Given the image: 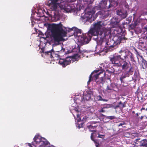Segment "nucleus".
I'll return each mask as SVG.
<instances>
[{"label": "nucleus", "mask_w": 147, "mask_h": 147, "mask_svg": "<svg viewBox=\"0 0 147 147\" xmlns=\"http://www.w3.org/2000/svg\"><path fill=\"white\" fill-rule=\"evenodd\" d=\"M135 51L136 52V54L137 55V57H138V56L140 57L141 58H143H143L142 56H141L140 55L139 53L137 51V50L136 49H135Z\"/></svg>", "instance_id": "7c9ffc66"}, {"label": "nucleus", "mask_w": 147, "mask_h": 147, "mask_svg": "<svg viewBox=\"0 0 147 147\" xmlns=\"http://www.w3.org/2000/svg\"><path fill=\"white\" fill-rule=\"evenodd\" d=\"M97 99L98 101L102 100L104 101L107 102L108 100L103 99L101 96L100 95H98L97 96Z\"/></svg>", "instance_id": "c85d7f7f"}, {"label": "nucleus", "mask_w": 147, "mask_h": 147, "mask_svg": "<svg viewBox=\"0 0 147 147\" xmlns=\"http://www.w3.org/2000/svg\"><path fill=\"white\" fill-rule=\"evenodd\" d=\"M77 117L78 118V121H80L81 120V118L80 117V115L79 114H77Z\"/></svg>", "instance_id": "c9c22d12"}, {"label": "nucleus", "mask_w": 147, "mask_h": 147, "mask_svg": "<svg viewBox=\"0 0 147 147\" xmlns=\"http://www.w3.org/2000/svg\"><path fill=\"white\" fill-rule=\"evenodd\" d=\"M83 125V124H82L81 125H79V128H80L81 127H82V125Z\"/></svg>", "instance_id": "a18cd8bd"}, {"label": "nucleus", "mask_w": 147, "mask_h": 147, "mask_svg": "<svg viewBox=\"0 0 147 147\" xmlns=\"http://www.w3.org/2000/svg\"><path fill=\"white\" fill-rule=\"evenodd\" d=\"M117 14L120 16L121 19H124L127 16V11L123 9H121L120 11L118 10L117 11Z\"/></svg>", "instance_id": "dca6fc26"}, {"label": "nucleus", "mask_w": 147, "mask_h": 147, "mask_svg": "<svg viewBox=\"0 0 147 147\" xmlns=\"http://www.w3.org/2000/svg\"><path fill=\"white\" fill-rule=\"evenodd\" d=\"M58 19L57 18V19H54V21H57L58 20Z\"/></svg>", "instance_id": "09e8293b"}, {"label": "nucleus", "mask_w": 147, "mask_h": 147, "mask_svg": "<svg viewBox=\"0 0 147 147\" xmlns=\"http://www.w3.org/2000/svg\"><path fill=\"white\" fill-rule=\"evenodd\" d=\"M45 55H49V57L51 58L53 57V55H54V52L53 51V49L51 51L45 52Z\"/></svg>", "instance_id": "4be33fe9"}, {"label": "nucleus", "mask_w": 147, "mask_h": 147, "mask_svg": "<svg viewBox=\"0 0 147 147\" xmlns=\"http://www.w3.org/2000/svg\"><path fill=\"white\" fill-rule=\"evenodd\" d=\"M136 114L137 117H138V116L139 115V114L138 113H136Z\"/></svg>", "instance_id": "de8ad7c7"}, {"label": "nucleus", "mask_w": 147, "mask_h": 147, "mask_svg": "<svg viewBox=\"0 0 147 147\" xmlns=\"http://www.w3.org/2000/svg\"><path fill=\"white\" fill-rule=\"evenodd\" d=\"M134 71V69L132 66H131L129 69L125 71L120 78V80L122 82L124 79L126 77H128L130 75H132Z\"/></svg>", "instance_id": "1a4fd4ad"}, {"label": "nucleus", "mask_w": 147, "mask_h": 147, "mask_svg": "<svg viewBox=\"0 0 147 147\" xmlns=\"http://www.w3.org/2000/svg\"><path fill=\"white\" fill-rule=\"evenodd\" d=\"M95 12L96 11L94 8L87 11L85 13V16L82 17L83 21L91 23L96 19L98 15H101V18L103 19L107 18L109 16L107 11H99L96 13L94 16Z\"/></svg>", "instance_id": "7ed1b4c3"}, {"label": "nucleus", "mask_w": 147, "mask_h": 147, "mask_svg": "<svg viewBox=\"0 0 147 147\" xmlns=\"http://www.w3.org/2000/svg\"><path fill=\"white\" fill-rule=\"evenodd\" d=\"M100 71H102V73H103V72L104 71V70H94V71L93 72H92L91 73V74L90 75L89 78V80L88 82V83L89 82H90L91 81L92 75L93 76H94L93 75V74H94V73H95L96 74H97L99 72H100Z\"/></svg>", "instance_id": "aec40b11"}, {"label": "nucleus", "mask_w": 147, "mask_h": 147, "mask_svg": "<svg viewBox=\"0 0 147 147\" xmlns=\"http://www.w3.org/2000/svg\"><path fill=\"white\" fill-rule=\"evenodd\" d=\"M145 108H144V107H142V108L141 109H140V110L141 111H142V110H145Z\"/></svg>", "instance_id": "49530a36"}, {"label": "nucleus", "mask_w": 147, "mask_h": 147, "mask_svg": "<svg viewBox=\"0 0 147 147\" xmlns=\"http://www.w3.org/2000/svg\"><path fill=\"white\" fill-rule=\"evenodd\" d=\"M146 110L147 111V107L146 108Z\"/></svg>", "instance_id": "603ef678"}, {"label": "nucleus", "mask_w": 147, "mask_h": 147, "mask_svg": "<svg viewBox=\"0 0 147 147\" xmlns=\"http://www.w3.org/2000/svg\"><path fill=\"white\" fill-rule=\"evenodd\" d=\"M144 43L143 42H140L139 43V46H142V47L144 46Z\"/></svg>", "instance_id": "58836bf2"}, {"label": "nucleus", "mask_w": 147, "mask_h": 147, "mask_svg": "<svg viewBox=\"0 0 147 147\" xmlns=\"http://www.w3.org/2000/svg\"><path fill=\"white\" fill-rule=\"evenodd\" d=\"M34 141L32 145L35 147H51L49 146L50 143L45 138L39 135H36L34 138ZM29 146L32 147L31 144Z\"/></svg>", "instance_id": "39448f33"}, {"label": "nucleus", "mask_w": 147, "mask_h": 147, "mask_svg": "<svg viewBox=\"0 0 147 147\" xmlns=\"http://www.w3.org/2000/svg\"><path fill=\"white\" fill-rule=\"evenodd\" d=\"M107 0H102L99 4V6L100 8H105L107 5Z\"/></svg>", "instance_id": "6ab92c4d"}, {"label": "nucleus", "mask_w": 147, "mask_h": 147, "mask_svg": "<svg viewBox=\"0 0 147 147\" xmlns=\"http://www.w3.org/2000/svg\"><path fill=\"white\" fill-rule=\"evenodd\" d=\"M78 53L83 54L84 53L86 52H87L86 51H85L84 50H82L80 49V47H79V46H78Z\"/></svg>", "instance_id": "c756f323"}, {"label": "nucleus", "mask_w": 147, "mask_h": 147, "mask_svg": "<svg viewBox=\"0 0 147 147\" xmlns=\"http://www.w3.org/2000/svg\"><path fill=\"white\" fill-rule=\"evenodd\" d=\"M73 30V29L71 28L70 30Z\"/></svg>", "instance_id": "864d4df0"}, {"label": "nucleus", "mask_w": 147, "mask_h": 147, "mask_svg": "<svg viewBox=\"0 0 147 147\" xmlns=\"http://www.w3.org/2000/svg\"><path fill=\"white\" fill-rule=\"evenodd\" d=\"M142 62L143 64L142 65V67L143 69H144L147 67V62L145 60L143 59Z\"/></svg>", "instance_id": "a878e982"}, {"label": "nucleus", "mask_w": 147, "mask_h": 147, "mask_svg": "<svg viewBox=\"0 0 147 147\" xmlns=\"http://www.w3.org/2000/svg\"><path fill=\"white\" fill-rule=\"evenodd\" d=\"M91 95L89 94H87L86 95L84 96L83 98H82V101H85V100H88L91 99Z\"/></svg>", "instance_id": "5701e85b"}, {"label": "nucleus", "mask_w": 147, "mask_h": 147, "mask_svg": "<svg viewBox=\"0 0 147 147\" xmlns=\"http://www.w3.org/2000/svg\"><path fill=\"white\" fill-rule=\"evenodd\" d=\"M140 139L138 138L136 140V142H140V146L144 147H147V140L143 139L141 141H139Z\"/></svg>", "instance_id": "a211bd4d"}, {"label": "nucleus", "mask_w": 147, "mask_h": 147, "mask_svg": "<svg viewBox=\"0 0 147 147\" xmlns=\"http://www.w3.org/2000/svg\"><path fill=\"white\" fill-rule=\"evenodd\" d=\"M116 18H113L111 20V24L114 26V27L116 26L119 25V21L116 20Z\"/></svg>", "instance_id": "412c9836"}, {"label": "nucleus", "mask_w": 147, "mask_h": 147, "mask_svg": "<svg viewBox=\"0 0 147 147\" xmlns=\"http://www.w3.org/2000/svg\"><path fill=\"white\" fill-rule=\"evenodd\" d=\"M112 107L111 105L110 104L104 105L102 107H101L98 110V112L100 113L105 112L106 111L105 110V109H108Z\"/></svg>", "instance_id": "f3484780"}, {"label": "nucleus", "mask_w": 147, "mask_h": 147, "mask_svg": "<svg viewBox=\"0 0 147 147\" xmlns=\"http://www.w3.org/2000/svg\"><path fill=\"white\" fill-rule=\"evenodd\" d=\"M96 147H97V146H96Z\"/></svg>", "instance_id": "6e6d98bb"}, {"label": "nucleus", "mask_w": 147, "mask_h": 147, "mask_svg": "<svg viewBox=\"0 0 147 147\" xmlns=\"http://www.w3.org/2000/svg\"><path fill=\"white\" fill-rule=\"evenodd\" d=\"M110 34V37H109V36H107L102 43L99 41V42L101 44H102V43L105 41V40L109 38L108 39V40L106 42V44L107 45V47L113 48L115 46L119 44L121 42H124L123 41L126 39L124 37H123L121 36L117 35L114 36L113 39H111L110 38L111 36V33Z\"/></svg>", "instance_id": "20e7f679"}, {"label": "nucleus", "mask_w": 147, "mask_h": 147, "mask_svg": "<svg viewBox=\"0 0 147 147\" xmlns=\"http://www.w3.org/2000/svg\"><path fill=\"white\" fill-rule=\"evenodd\" d=\"M64 51L65 50L64 49L59 52L58 55L59 57L63 56L64 55L66 54V53Z\"/></svg>", "instance_id": "bb28decb"}, {"label": "nucleus", "mask_w": 147, "mask_h": 147, "mask_svg": "<svg viewBox=\"0 0 147 147\" xmlns=\"http://www.w3.org/2000/svg\"><path fill=\"white\" fill-rule=\"evenodd\" d=\"M106 118L107 119L112 120L113 119H115L116 118H115V116H107L106 117Z\"/></svg>", "instance_id": "2f4dec72"}, {"label": "nucleus", "mask_w": 147, "mask_h": 147, "mask_svg": "<svg viewBox=\"0 0 147 147\" xmlns=\"http://www.w3.org/2000/svg\"><path fill=\"white\" fill-rule=\"evenodd\" d=\"M107 90H112V88L111 87H110L109 86H107Z\"/></svg>", "instance_id": "4c0bfd02"}, {"label": "nucleus", "mask_w": 147, "mask_h": 147, "mask_svg": "<svg viewBox=\"0 0 147 147\" xmlns=\"http://www.w3.org/2000/svg\"><path fill=\"white\" fill-rule=\"evenodd\" d=\"M93 133H92L91 134V136H90L91 139L92 141H94L95 143H96V141L94 140V138L93 137Z\"/></svg>", "instance_id": "f704fd0d"}, {"label": "nucleus", "mask_w": 147, "mask_h": 147, "mask_svg": "<svg viewBox=\"0 0 147 147\" xmlns=\"http://www.w3.org/2000/svg\"><path fill=\"white\" fill-rule=\"evenodd\" d=\"M131 135L129 132H125L124 133L123 136L125 137L130 138L131 137Z\"/></svg>", "instance_id": "cd10ccee"}, {"label": "nucleus", "mask_w": 147, "mask_h": 147, "mask_svg": "<svg viewBox=\"0 0 147 147\" xmlns=\"http://www.w3.org/2000/svg\"><path fill=\"white\" fill-rule=\"evenodd\" d=\"M67 58L63 59L59 58V63L63 67H65L67 65H69L71 62V60H67Z\"/></svg>", "instance_id": "2eb2a0df"}, {"label": "nucleus", "mask_w": 147, "mask_h": 147, "mask_svg": "<svg viewBox=\"0 0 147 147\" xmlns=\"http://www.w3.org/2000/svg\"><path fill=\"white\" fill-rule=\"evenodd\" d=\"M146 104H147V103Z\"/></svg>", "instance_id": "4d7b16f0"}, {"label": "nucleus", "mask_w": 147, "mask_h": 147, "mask_svg": "<svg viewBox=\"0 0 147 147\" xmlns=\"http://www.w3.org/2000/svg\"><path fill=\"white\" fill-rule=\"evenodd\" d=\"M144 116H142L140 117H138V120L140 121H142Z\"/></svg>", "instance_id": "e433bc0d"}, {"label": "nucleus", "mask_w": 147, "mask_h": 147, "mask_svg": "<svg viewBox=\"0 0 147 147\" xmlns=\"http://www.w3.org/2000/svg\"><path fill=\"white\" fill-rule=\"evenodd\" d=\"M106 71L109 74H111V73H113L115 71V70L113 69V70H112V71H110L109 70H107Z\"/></svg>", "instance_id": "72a5a7b5"}, {"label": "nucleus", "mask_w": 147, "mask_h": 147, "mask_svg": "<svg viewBox=\"0 0 147 147\" xmlns=\"http://www.w3.org/2000/svg\"><path fill=\"white\" fill-rule=\"evenodd\" d=\"M93 124V125H97V124Z\"/></svg>", "instance_id": "3c124183"}, {"label": "nucleus", "mask_w": 147, "mask_h": 147, "mask_svg": "<svg viewBox=\"0 0 147 147\" xmlns=\"http://www.w3.org/2000/svg\"><path fill=\"white\" fill-rule=\"evenodd\" d=\"M137 97L138 98V100L140 101L139 99L141 100V101L140 102V103L143 102L144 101V98L143 97V94L142 93H140V94H139L138 95V96H137Z\"/></svg>", "instance_id": "b1692460"}, {"label": "nucleus", "mask_w": 147, "mask_h": 147, "mask_svg": "<svg viewBox=\"0 0 147 147\" xmlns=\"http://www.w3.org/2000/svg\"><path fill=\"white\" fill-rule=\"evenodd\" d=\"M57 0H49L48 1V5L50 7L52 11H56L58 7L59 6L60 3Z\"/></svg>", "instance_id": "6e6552de"}, {"label": "nucleus", "mask_w": 147, "mask_h": 147, "mask_svg": "<svg viewBox=\"0 0 147 147\" xmlns=\"http://www.w3.org/2000/svg\"><path fill=\"white\" fill-rule=\"evenodd\" d=\"M59 7L61 9H63L66 12L69 11L70 10V7L68 5L65 1H62L60 2Z\"/></svg>", "instance_id": "f8f14e48"}, {"label": "nucleus", "mask_w": 147, "mask_h": 147, "mask_svg": "<svg viewBox=\"0 0 147 147\" xmlns=\"http://www.w3.org/2000/svg\"><path fill=\"white\" fill-rule=\"evenodd\" d=\"M75 111L77 113H78L79 111L77 109H75Z\"/></svg>", "instance_id": "c03bdc74"}, {"label": "nucleus", "mask_w": 147, "mask_h": 147, "mask_svg": "<svg viewBox=\"0 0 147 147\" xmlns=\"http://www.w3.org/2000/svg\"><path fill=\"white\" fill-rule=\"evenodd\" d=\"M132 113H135V111H132Z\"/></svg>", "instance_id": "8fccbe9b"}, {"label": "nucleus", "mask_w": 147, "mask_h": 147, "mask_svg": "<svg viewBox=\"0 0 147 147\" xmlns=\"http://www.w3.org/2000/svg\"><path fill=\"white\" fill-rule=\"evenodd\" d=\"M48 30L51 33V38L55 42H59L62 40L63 37L67 36L66 29L61 22L49 25L48 26Z\"/></svg>", "instance_id": "f03ea898"}, {"label": "nucleus", "mask_w": 147, "mask_h": 147, "mask_svg": "<svg viewBox=\"0 0 147 147\" xmlns=\"http://www.w3.org/2000/svg\"><path fill=\"white\" fill-rule=\"evenodd\" d=\"M102 71H100L98 73L96 74L93 76V77L95 79V80L97 84H99L101 86H103V84L105 82L106 80V78L105 77H101L99 78H98L99 76L101 74Z\"/></svg>", "instance_id": "423d86ee"}, {"label": "nucleus", "mask_w": 147, "mask_h": 147, "mask_svg": "<svg viewBox=\"0 0 147 147\" xmlns=\"http://www.w3.org/2000/svg\"><path fill=\"white\" fill-rule=\"evenodd\" d=\"M140 90V88H138L137 90L135 92V94L137 96H138V95H139V94H140V91L139 90Z\"/></svg>", "instance_id": "473e14b6"}, {"label": "nucleus", "mask_w": 147, "mask_h": 147, "mask_svg": "<svg viewBox=\"0 0 147 147\" xmlns=\"http://www.w3.org/2000/svg\"><path fill=\"white\" fill-rule=\"evenodd\" d=\"M104 136V135H100L99 134L98 136H97L98 138H102V137L101 136Z\"/></svg>", "instance_id": "37998d69"}, {"label": "nucleus", "mask_w": 147, "mask_h": 147, "mask_svg": "<svg viewBox=\"0 0 147 147\" xmlns=\"http://www.w3.org/2000/svg\"><path fill=\"white\" fill-rule=\"evenodd\" d=\"M125 123L124 122H122L121 123H120L118 125V126H122L123 125H124L125 124Z\"/></svg>", "instance_id": "ea45409f"}, {"label": "nucleus", "mask_w": 147, "mask_h": 147, "mask_svg": "<svg viewBox=\"0 0 147 147\" xmlns=\"http://www.w3.org/2000/svg\"><path fill=\"white\" fill-rule=\"evenodd\" d=\"M91 37L90 36H87L83 34L80 36L79 37L80 40L84 44L88 43L91 39Z\"/></svg>", "instance_id": "ddd939ff"}, {"label": "nucleus", "mask_w": 147, "mask_h": 147, "mask_svg": "<svg viewBox=\"0 0 147 147\" xmlns=\"http://www.w3.org/2000/svg\"><path fill=\"white\" fill-rule=\"evenodd\" d=\"M118 104L119 106L120 109H122L123 108L126 107L125 102L123 103L122 102L120 101L119 102Z\"/></svg>", "instance_id": "393cba45"}, {"label": "nucleus", "mask_w": 147, "mask_h": 147, "mask_svg": "<svg viewBox=\"0 0 147 147\" xmlns=\"http://www.w3.org/2000/svg\"><path fill=\"white\" fill-rule=\"evenodd\" d=\"M122 54L114 56L112 57H110V61L111 62L112 64H115L116 66H118L120 60L123 58L121 57V56Z\"/></svg>", "instance_id": "9d476101"}, {"label": "nucleus", "mask_w": 147, "mask_h": 147, "mask_svg": "<svg viewBox=\"0 0 147 147\" xmlns=\"http://www.w3.org/2000/svg\"><path fill=\"white\" fill-rule=\"evenodd\" d=\"M110 5H109V8H110Z\"/></svg>", "instance_id": "5fc2aeb1"}, {"label": "nucleus", "mask_w": 147, "mask_h": 147, "mask_svg": "<svg viewBox=\"0 0 147 147\" xmlns=\"http://www.w3.org/2000/svg\"><path fill=\"white\" fill-rule=\"evenodd\" d=\"M131 66L130 62H127L123 58L119 62V63L118 67H121L122 70L126 71L127 69H129L130 67Z\"/></svg>", "instance_id": "0eeeda50"}, {"label": "nucleus", "mask_w": 147, "mask_h": 147, "mask_svg": "<svg viewBox=\"0 0 147 147\" xmlns=\"http://www.w3.org/2000/svg\"><path fill=\"white\" fill-rule=\"evenodd\" d=\"M119 53H125V55L124 56V59L126 60L127 59L130 58V60L132 61H135L134 59L133 54L130 51H127L124 52V51L121 50L119 52Z\"/></svg>", "instance_id": "9b49d317"}, {"label": "nucleus", "mask_w": 147, "mask_h": 147, "mask_svg": "<svg viewBox=\"0 0 147 147\" xmlns=\"http://www.w3.org/2000/svg\"><path fill=\"white\" fill-rule=\"evenodd\" d=\"M98 123V122L96 121H92L90 123H88L87 124V127L91 132H93L94 131H96L94 130V129H95L97 127L98 125H93V124Z\"/></svg>", "instance_id": "4468645a"}, {"label": "nucleus", "mask_w": 147, "mask_h": 147, "mask_svg": "<svg viewBox=\"0 0 147 147\" xmlns=\"http://www.w3.org/2000/svg\"><path fill=\"white\" fill-rule=\"evenodd\" d=\"M102 26H105L102 21H99L94 23V28L91 29L88 32V34L92 36H97V38H100L99 41L101 43L103 42L107 36L110 37L111 30L109 28H104L103 31L100 30Z\"/></svg>", "instance_id": "f257e3e1"}, {"label": "nucleus", "mask_w": 147, "mask_h": 147, "mask_svg": "<svg viewBox=\"0 0 147 147\" xmlns=\"http://www.w3.org/2000/svg\"><path fill=\"white\" fill-rule=\"evenodd\" d=\"M144 30V31L145 32L147 31V25L145 27H144L143 28Z\"/></svg>", "instance_id": "a19ab883"}, {"label": "nucleus", "mask_w": 147, "mask_h": 147, "mask_svg": "<svg viewBox=\"0 0 147 147\" xmlns=\"http://www.w3.org/2000/svg\"><path fill=\"white\" fill-rule=\"evenodd\" d=\"M113 108L115 109H116L118 108H120V107L119 104L118 105H117L115 106H113Z\"/></svg>", "instance_id": "79ce46f5"}]
</instances>
